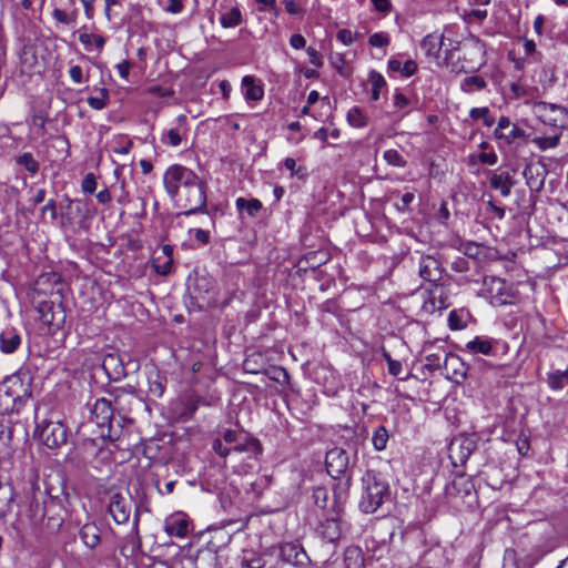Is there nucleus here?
<instances>
[{
	"instance_id": "49530a36",
	"label": "nucleus",
	"mask_w": 568,
	"mask_h": 568,
	"mask_svg": "<svg viewBox=\"0 0 568 568\" xmlns=\"http://www.w3.org/2000/svg\"><path fill=\"white\" fill-rule=\"evenodd\" d=\"M162 142L172 146H179L182 142V138L176 129H170L162 138Z\"/></svg>"
},
{
	"instance_id": "5fc2aeb1",
	"label": "nucleus",
	"mask_w": 568,
	"mask_h": 568,
	"mask_svg": "<svg viewBox=\"0 0 568 568\" xmlns=\"http://www.w3.org/2000/svg\"><path fill=\"white\" fill-rule=\"evenodd\" d=\"M306 53L308 55L310 63L315 68H321L323 65V59L321 53L312 47L306 49Z\"/></svg>"
},
{
	"instance_id": "7ed1b4c3",
	"label": "nucleus",
	"mask_w": 568,
	"mask_h": 568,
	"mask_svg": "<svg viewBox=\"0 0 568 568\" xmlns=\"http://www.w3.org/2000/svg\"><path fill=\"white\" fill-rule=\"evenodd\" d=\"M31 378L16 373L0 382V415L19 413L31 397Z\"/></svg>"
},
{
	"instance_id": "e2e57ef3",
	"label": "nucleus",
	"mask_w": 568,
	"mask_h": 568,
	"mask_svg": "<svg viewBox=\"0 0 568 568\" xmlns=\"http://www.w3.org/2000/svg\"><path fill=\"white\" fill-rule=\"evenodd\" d=\"M277 383H287L290 379L288 372L285 368L278 367L274 369V375L270 377Z\"/></svg>"
},
{
	"instance_id": "a211bd4d",
	"label": "nucleus",
	"mask_w": 568,
	"mask_h": 568,
	"mask_svg": "<svg viewBox=\"0 0 568 568\" xmlns=\"http://www.w3.org/2000/svg\"><path fill=\"white\" fill-rule=\"evenodd\" d=\"M21 345V335L14 327H7L0 333V351L13 354Z\"/></svg>"
},
{
	"instance_id": "a19ab883",
	"label": "nucleus",
	"mask_w": 568,
	"mask_h": 568,
	"mask_svg": "<svg viewBox=\"0 0 568 568\" xmlns=\"http://www.w3.org/2000/svg\"><path fill=\"white\" fill-rule=\"evenodd\" d=\"M109 100V91L105 88L100 89L99 97H89L87 102L94 110H102L106 106Z\"/></svg>"
},
{
	"instance_id": "ddd939ff",
	"label": "nucleus",
	"mask_w": 568,
	"mask_h": 568,
	"mask_svg": "<svg viewBox=\"0 0 568 568\" xmlns=\"http://www.w3.org/2000/svg\"><path fill=\"white\" fill-rule=\"evenodd\" d=\"M489 185L491 189L500 192L501 196L507 197L511 193V189L516 184L513 174L506 170L489 171Z\"/></svg>"
},
{
	"instance_id": "20e7f679",
	"label": "nucleus",
	"mask_w": 568,
	"mask_h": 568,
	"mask_svg": "<svg viewBox=\"0 0 568 568\" xmlns=\"http://www.w3.org/2000/svg\"><path fill=\"white\" fill-rule=\"evenodd\" d=\"M363 489L359 508L366 514L375 513L390 497L389 485L374 471L363 477Z\"/></svg>"
},
{
	"instance_id": "09e8293b",
	"label": "nucleus",
	"mask_w": 568,
	"mask_h": 568,
	"mask_svg": "<svg viewBox=\"0 0 568 568\" xmlns=\"http://www.w3.org/2000/svg\"><path fill=\"white\" fill-rule=\"evenodd\" d=\"M368 43L375 48H384L389 44V37L386 33L377 32L369 37Z\"/></svg>"
},
{
	"instance_id": "79ce46f5",
	"label": "nucleus",
	"mask_w": 568,
	"mask_h": 568,
	"mask_svg": "<svg viewBox=\"0 0 568 568\" xmlns=\"http://www.w3.org/2000/svg\"><path fill=\"white\" fill-rule=\"evenodd\" d=\"M384 159L387 162V164L397 166V168H404L406 164V161L404 160L403 155L394 149L386 150L384 152Z\"/></svg>"
},
{
	"instance_id": "bb28decb",
	"label": "nucleus",
	"mask_w": 568,
	"mask_h": 568,
	"mask_svg": "<svg viewBox=\"0 0 568 568\" xmlns=\"http://www.w3.org/2000/svg\"><path fill=\"white\" fill-rule=\"evenodd\" d=\"M388 69L393 72H400L402 75L408 78L415 74L417 71V64L414 60H406L404 63H402L397 59H390L388 61Z\"/></svg>"
},
{
	"instance_id": "473e14b6",
	"label": "nucleus",
	"mask_w": 568,
	"mask_h": 568,
	"mask_svg": "<svg viewBox=\"0 0 568 568\" xmlns=\"http://www.w3.org/2000/svg\"><path fill=\"white\" fill-rule=\"evenodd\" d=\"M469 116L474 120H481L483 124L490 128L495 123V118L491 115L490 110L487 106L473 108L469 111Z\"/></svg>"
},
{
	"instance_id": "4c0bfd02",
	"label": "nucleus",
	"mask_w": 568,
	"mask_h": 568,
	"mask_svg": "<svg viewBox=\"0 0 568 568\" xmlns=\"http://www.w3.org/2000/svg\"><path fill=\"white\" fill-rule=\"evenodd\" d=\"M388 442V432L384 426H378L372 436V443L376 450H383L386 448Z\"/></svg>"
},
{
	"instance_id": "2f4dec72",
	"label": "nucleus",
	"mask_w": 568,
	"mask_h": 568,
	"mask_svg": "<svg viewBox=\"0 0 568 568\" xmlns=\"http://www.w3.org/2000/svg\"><path fill=\"white\" fill-rule=\"evenodd\" d=\"M368 80L372 84L371 98L373 101H377L379 99L382 89L386 87V81H385L384 77L375 70H372L369 72Z\"/></svg>"
},
{
	"instance_id": "c756f323",
	"label": "nucleus",
	"mask_w": 568,
	"mask_h": 568,
	"mask_svg": "<svg viewBox=\"0 0 568 568\" xmlns=\"http://www.w3.org/2000/svg\"><path fill=\"white\" fill-rule=\"evenodd\" d=\"M16 163L24 168L31 175H36L39 172L40 164L30 152H24L16 158Z\"/></svg>"
},
{
	"instance_id": "bf43d9fd",
	"label": "nucleus",
	"mask_w": 568,
	"mask_h": 568,
	"mask_svg": "<svg viewBox=\"0 0 568 568\" xmlns=\"http://www.w3.org/2000/svg\"><path fill=\"white\" fill-rule=\"evenodd\" d=\"M511 125H513V123L508 116H500L497 122V126L494 131V138L496 139V134L504 133Z\"/></svg>"
},
{
	"instance_id": "6e6d98bb",
	"label": "nucleus",
	"mask_w": 568,
	"mask_h": 568,
	"mask_svg": "<svg viewBox=\"0 0 568 568\" xmlns=\"http://www.w3.org/2000/svg\"><path fill=\"white\" fill-rule=\"evenodd\" d=\"M477 159H478V162H480L481 164H487V165H495L498 161V156L494 151L481 152L477 156Z\"/></svg>"
},
{
	"instance_id": "6ab92c4d",
	"label": "nucleus",
	"mask_w": 568,
	"mask_h": 568,
	"mask_svg": "<svg viewBox=\"0 0 568 568\" xmlns=\"http://www.w3.org/2000/svg\"><path fill=\"white\" fill-rule=\"evenodd\" d=\"M280 555L282 559L292 565H303L307 559L305 550L295 542H286L281 546Z\"/></svg>"
},
{
	"instance_id": "338daca9",
	"label": "nucleus",
	"mask_w": 568,
	"mask_h": 568,
	"mask_svg": "<svg viewBox=\"0 0 568 568\" xmlns=\"http://www.w3.org/2000/svg\"><path fill=\"white\" fill-rule=\"evenodd\" d=\"M452 270L459 273L468 271V261L465 257H457L452 262Z\"/></svg>"
},
{
	"instance_id": "a18cd8bd",
	"label": "nucleus",
	"mask_w": 568,
	"mask_h": 568,
	"mask_svg": "<svg viewBox=\"0 0 568 568\" xmlns=\"http://www.w3.org/2000/svg\"><path fill=\"white\" fill-rule=\"evenodd\" d=\"M448 325L450 329H463L466 323L458 311H452L448 315Z\"/></svg>"
},
{
	"instance_id": "412c9836",
	"label": "nucleus",
	"mask_w": 568,
	"mask_h": 568,
	"mask_svg": "<svg viewBox=\"0 0 568 568\" xmlns=\"http://www.w3.org/2000/svg\"><path fill=\"white\" fill-rule=\"evenodd\" d=\"M80 538L88 548H97L101 542L99 527L93 523L83 525L80 529Z\"/></svg>"
},
{
	"instance_id": "4be33fe9",
	"label": "nucleus",
	"mask_w": 568,
	"mask_h": 568,
	"mask_svg": "<svg viewBox=\"0 0 568 568\" xmlns=\"http://www.w3.org/2000/svg\"><path fill=\"white\" fill-rule=\"evenodd\" d=\"M242 90L247 101H260L264 95L263 88L255 82L252 75H245L242 79Z\"/></svg>"
},
{
	"instance_id": "393cba45",
	"label": "nucleus",
	"mask_w": 568,
	"mask_h": 568,
	"mask_svg": "<svg viewBox=\"0 0 568 568\" xmlns=\"http://www.w3.org/2000/svg\"><path fill=\"white\" fill-rule=\"evenodd\" d=\"M344 562L346 568H365V559L362 549L354 546L346 548Z\"/></svg>"
},
{
	"instance_id": "f8f14e48",
	"label": "nucleus",
	"mask_w": 568,
	"mask_h": 568,
	"mask_svg": "<svg viewBox=\"0 0 568 568\" xmlns=\"http://www.w3.org/2000/svg\"><path fill=\"white\" fill-rule=\"evenodd\" d=\"M326 470L333 478H339L348 468V454L342 448H333L326 453Z\"/></svg>"
},
{
	"instance_id": "4468645a",
	"label": "nucleus",
	"mask_w": 568,
	"mask_h": 568,
	"mask_svg": "<svg viewBox=\"0 0 568 568\" xmlns=\"http://www.w3.org/2000/svg\"><path fill=\"white\" fill-rule=\"evenodd\" d=\"M418 273L423 280L436 283L442 280L444 268L436 257L425 255L420 257Z\"/></svg>"
},
{
	"instance_id": "423d86ee",
	"label": "nucleus",
	"mask_w": 568,
	"mask_h": 568,
	"mask_svg": "<svg viewBox=\"0 0 568 568\" xmlns=\"http://www.w3.org/2000/svg\"><path fill=\"white\" fill-rule=\"evenodd\" d=\"M193 297L207 307L219 303V287L216 280L209 274H197L191 286Z\"/></svg>"
},
{
	"instance_id": "f3484780",
	"label": "nucleus",
	"mask_w": 568,
	"mask_h": 568,
	"mask_svg": "<svg viewBox=\"0 0 568 568\" xmlns=\"http://www.w3.org/2000/svg\"><path fill=\"white\" fill-rule=\"evenodd\" d=\"M420 47L427 57L439 60L443 48L445 47L444 34L437 32L427 34L422 40Z\"/></svg>"
},
{
	"instance_id": "6e6552de",
	"label": "nucleus",
	"mask_w": 568,
	"mask_h": 568,
	"mask_svg": "<svg viewBox=\"0 0 568 568\" xmlns=\"http://www.w3.org/2000/svg\"><path fill=\"white\" fill-rule=\"evenodd\" d=\"M222 440L229 445L233 452L250 453L254 456L262 453L260 442L255 438L248 437L245 433L226 429L222 433Z\"/></svg>"
},
{
	"instance_id": "39448f33",
	"label": "nucleus",
	"mask_w": 568,
	"mask_h": 568,
	"mask_svg": "<svg viewBox=\"0 0 568 568\" xmlns=\"http://www.w3.org/2000/svg\"><path fill=\"white\" fill-rule=\"evenodd\" d=\"M479 295L495 306L511 304L516 297V288L511 283L497 276H485Z\"/></svg>"
},
{
	"instance_id": "aec40b11",
	"label": "nucleus",
	"mask_w": 568,
	"mask_h": 568,
	"mask_svg": "<svg viewBox=\"0 0 568 568\" xmlns=\"http://www.w3.org/2000/svg\"><path fill=\"white\" fill-rule=\"evenodd\" d=\"M165 531L170 536L183 538L189 534V520L183 514H175L165 521Z\"/></svg>"
},
{
	"instance_id": "052dcab7",
	"label": "nucleus",
	"mask_w": 568,
	"mask_h": 568,
	"mask_svg": "<svg viewBox=\"0 0 568 568\" xmlns=\"http://www.w3.org/2000/svg\"><path fill=\"white\" fill-rule=\"evenodd\" d=\"M290 44L293 49L301 50L305 48L306 40L302 34L295 33L291 36Z\"/></svg>"
},
{
	"instance_id": "f03ea898",
	"label": "nucleus",
	"mask_w": 568,
	"mask_h": 568,
	"mask_svg": "<svg viewBox=\"0 0 568 568\" xmlns=\"http://www.w3.org/2000/svg\"><path fill=\"white\" fill-rule=\"evenodd\" d=\"M532 112L542 125L548 128L544 135L535 136L532 143L540 150L556 148L560 141L561 130L568 122V110L559 104L539 101L534 104Z\"/></svg>"
},
{
	"instance_id": "dca6fc26",
	"label": "nucleus",
	"mask_w": 568,
	"mask_h": 568,
	"mask_svg": "<svg viewBox=\"0 0 568 568\" xmlns=\"http://www.w3.org/2000/svg\"><path fill=\"white\" fill-rule=\"evenodd\" d=\"M444 366L447 371V378L450 381L459 384L466 378V368L459 356L450 353L445 354Z\"/></svg>"
},
{
	"instance_id": "b1692460",
	"label": "nucleus",
	"mask_w": 568,
	"mask_h": 568,
	"mask_svg": "<svg viewBox=\"0 0 568 568\" xmlns=\"http://www.w3.org/2000/svg\"><path fill=\"white\" fill-rule=\"evenodd\" d=\"M465 348L471 354L490 355L493 352V343L488 337L476 336L466 344Z\"/></svg>"
},
{
	"instance_id": "3c124183",
	"label": "nucleus",
	"mask_w": 568,
	"mask_h": 568,
	"mask_svg": "<svg viewBox=\"0 0 568 568\" xmlns=\"http://www.w3.org/2000/svg\"><path fill=\"white\" fill-rule=\"evenodd\" d=\"M440 366H442L440 356L438 354H428L425 356L424 367L427 371L433 372V371L440 368Z\"/></svg>"
},
{
	"instance_id": "69168bd1",
	"label": "nucleus",
	"mask_w": 568,
	"mask_h": 568,
	"mask_svg": "<svg viewBox=\"0 0 568 568\" xmlns=\"http://www.w3.org/2000/svg\"><path fill=\"white\" fill-rule=\"evenodd\" d=\"M53 18L64 24H70L74 21L73 18H71L65 11L61 9H54L53 11Z\"/></svg>"
},
{
	"instance_id": "680f3d73",
	"label": "nucleus",
	"mask_w": 568,
	"mask_h": 568,
	"mask_svg": "<svg viewBox=\"0 0 568 568\" xmlns=\"http://www.w3.org/2000/svg\"><path fill=\"white\" fill-rule=\"evenodd\" d=\"M414 199H415V195L412 192H407V193L403 194L400 197V204H396L397 210L406 211L408 209V206L412 204V202L414 201Z\"/></svg>"
},
{
	"instance_id": "c03bdc74",
	"label": "nucleus",
	"mask_w": 568,
	"mask_h": 568,
	"mask_svg": "<svg viewBox=\"0 0 568 568\" xmlns=\"http://www.w3.org/2000/svg\"><path fill=\"white\" fill-rule=\"evenodd\" d=\"M409 105H410L409 99L406 95H404L402 92L397 91L394 94V106L398 111H403V113L400 114L402 118L409 113V109H408Z\"/></svg>"
},
{
	"instance_id": "8fccbe9b",
	"label": "nucleus",
	"mask_w": 568,
	"mask_h": 568,
	"mask_svg": "<svg viewBox=\"0 0 568 568\" xmlns=\"http://www.w3.org/2000/svg\"><path fill=\"white\" fill-rule=\"evenodd\" d=\"M81 187L84 193H93L97 189L95 175L93 173L85 174Z\"/></svg>"
},
{
	"instance_id": "864d4df0",
	"label": "nucleus",
	"mask_w": 568,
	"mask_h": 568,
	"mask_svg": "<svg viewBox=\"0 0 568 568\" xmlns=\"http://www.w3.org/2000/svg\"><path fill=\"white\" fill-rule=\"evenodd\" d=\"M184 2L185 0H168L164 11L172 14H179L184 10Z\"/></svg>"
},
{
	"instance_id": "cd10ccee",
	"label": "nucleus",
	"mask_w": 568,
	"mask_h": 568,
	"mask_svg": "<svg viewBox=\"0 0 568 568\" xmlns=\"http://www.w3.org/2000/svg\"><path fill=\"white\" fill-rule=\"evenodd\" d=\"M220 23L223 28H235L242 23V12L237 7L223 12L220 17Z\"/></svg>"
},
{
	"instance_id": "9d476101",
	"label": "nucleus",
	"mask_w": 568,
	"mask_h": 568,
	"mask_svg": "<svg viewBox=\"0 0 568 568\" xmlns=\"http://www.w3.org/2000/svg\"><path fill=\"white\" fill-rule=\"evenodd\" d=\"M108 513L118 525L126 524L131 515V499L120 491L109 495Z\"/></svg>"
},
{
	"instance_id": "774afa93",
	"label": "nucleus",
	"mask_w": 568,
	"mask_h": 568,
	"mask_svg": "<svg viewBox=\"0 0 568 568\" xmlns=\"http://www.w3.org/2000/svg\"><path fill=\"white\" fill-rule=\"evenodd\" d=\"M374 8L383 13L390 11L392 4L389 0H372Z\"/></svg>"
},
{
	"instance_id": "13d9d810",
	"label": "nucleus",
	"mask_w": 568,
	"mask_h": 568,
	"mask_svg": "<svg viewBox=\"0 0 568 568\" xmlns=\"http://www.w3.org/2000/svg\"><path fill=\"white\" fill-rule=\"evenodd\" d=\"M336 39L345 45H349L354 42L353 33L348 29L338 30L336 33Z\"/></svg>"
},
{
	"instance_id": "e433bc0d",
	"label": "nucleus",
	"mask_w": 568,
	"mask_h": 568,
	"mask_svg": "<svg viewBox=\"0 0 568 568\" xmlns=\"http://www.w3.org/2000/svg\"><path fill=\"white\" fill-rule=\"evenodd\" d=\"M548 384L552 389H561L568 384V367L565 371H556L549 374Z\"/></svg>"
},
{
	"instance_id": "c9c22d12",
	"label": "nucleus",
	"mask_w": 568,
	"mask_h": 568,
	"mask_svg": "<svg viewBox=\"0 0 568 568\" xmlns=\"http://www.w3.org/2000/svg\"><path fill=\"white\" fill-rule=\"evenodd\" d=\"M486 87V81L479 75H471L464 79L462 90L466 93H471L475 90H483Z\"/></svg>"
},
{
	"instance_id": "9b49d317",
	"label": "nucleus",
	"mask_w": 568,
	"mask_h": 568,
	"mask_svg": "<svg viewBox=\"0 0 568 568\" xmlns=\"http://www.w3.org/2000/svg\"><path fill=\"white\" fill-rule=\"evenodd\" d=\"M476 442L468 436L454 438L448 447V457L454 466H463L476 449Z\"/></svg>"
},
{
	"instance_id": "72a5a7b5",
	"label": "nucleus",
	"mask_w": 568,
	"mask_h": 568,
	"mask_svg": "<svg viewBox=\"0 0 568 568\" xmlns=\"http://www.w3.org/2000/svg\"><path fill=\"white\" fill-rule=\"evenodd\" d=\"M347 121L353 128H364L367 125V116L358 106H353L348 110Z\"/></svg>"
},
{
	"instance_id": "5701e85b",
	"label": "nucleus",
	"mask_w": 568,
	"mask_h": 568,
	"mask_svg": "<svg viewBox=\"0 0 568 568\" xmlns=\"http://www.w3.org/2000/svg\"><path fill=\"white\" fill-rule=\"evenodd\" d=\"M527 139L528 134L526 131L514 123L510 128L507 129V132L505 131L501 134H496V140L506 145H511L517 141H526Z\"/></svg>"
},
{
	"instance_id": "603ef678",
	"label": "nucleus",
	"mask_w": 568,
	"mask_h": 568,
	"mask_svg": "<svg viewBox=\"0 0 568 568\" xmlns=\"http://www.w3.org/2000/svg\"><path fill=\"white\" fill-rule=\"evenodd\" d=\"M190 233H193L194 240L200 245H206L210 242L211 235L210 232L203 229H192Z\"/></svg>"
},
{
	"instance_id": "37998d69",
	"label": "nucleus",
	"mask_w": 568,
	"mask_h": 568,
	"mask_svg": "<svg viewBox=\"0 0 568 568\" xmlns=\"http://www.w3.org/2000/svg\"><path fill=\"white\" fill-rule=\"evenodd\" d=\"M313 500H314V504L322 508V509H325L327 507V501H328V491L325 487H315L313 489Z\"/></svg>"
},
{
	"instance_id": "f704fd0d",
	"label": "nucleus",
	"mask_w": 568,
	"mask_h": 568,
	"mask_svg": "<svg viewBox=\"0 0 568 568\" xmlns=\"http://www.w3.org/2000/svg\"><path fill=\"white\" fill-rule=\"evenodd\" d=\"M79 41L85 47L87 50H90L92 44L98 50H102L105 44L104 37L100 34L81 33L79 36Z\"/></svg>"
},
{
	"instance_id": "0eeeda50",
	"label": "nucleus",
	"mask_w": 568,
	"mask_h": 568,
	"mask_svg": "<svg viewBox=\"0 0 568 568\" xmlns=\"http://www.w3.org/2000/svg\"><path fill=\"white\" fill-rule=\"evenodd\" d=\"M91 414L97 425L102 429L101 435L103 437H108L111 440L119 438V432L114 427L113 409L110 400L105 398L97 399Z\"/></svg>"
},
{
	"instance_id": "de8ad7c7",
	"label": "nucleus",
	"mask_w": 568,
	"mask_h": 568,
	"mask_svg": "<svg viewBox=\"0 0 568 568\" xmlns=\"http://www.w3.org/2000/svg\"><path fill=\"white\" fill-rule=\"evenodd\" d=\"M212 449L216 455H219L222 458H226L230 453L233 450L229 445H226L222 438L214 439L212 444Z\"/></svg>"
},
{
	"instance_id": "1a4fd4ad",
	"label": "nucleus",
	"mask_w": 568,
	"mask_h": 568,
	"mask_svg": "<svg viewBox=\"0 0 568 568\" xmlns=\"http://www.w3.org/2000/svg\"><path fill=\"white\" fill-rule=\"evenodd\" d=\"M39 437L49 448H58L67 443L68 430L61 422H45L39 427Z\"/></svg>"
},
{
	"instance_id": "ea45409f",
	"label": "nucleus",
	"mask_w": 568,
	"mask_h": 568,
	"mask_svg": "<svg viewBox=\"0 0 568 568\" xmlns=\"http://www.w3.org/2000/svg\"><path fill=\"white\" fill-rule=\"evenodd\" d=\"M162 256H156L152 261V267L159 275H168L171 273L173 260L172 257L164 258L163 262H161Z\"/></svg>"
},
{
	"instance_id": "c85d7f7f",
	"label": "nucleus",
	"mask_w": 568,
	"mask_h": 568,
	"mask_svg": "<svg viewBox=\"0 0 568 568\" xmlns=\"http://www.w3.org/2000/svg\"><path fill=\"white\" fill-rule=\"evenodd\" d=\"M13 501V489L8 484L0 481V518L3 517L11 508Z\"/></svg>"
},
{
	"instance_id": "58836bf2",
	"label": "nucleus",
	"mask_w": 568,
	"mask_h": 568,
	"mask_svg": "<svg viewBox=\"0 0 568 568\" xmlns=\"http://www.w3.org/2000/svg\"><path fill=\"white\" fill-rule=\"evenodd\" d=\"M241 565L242 568H263L265 562L261 556L252 551H244Z\"/></svg>"
},
{
	"instance_id": "f257e3e1",
	"label": "nucleus",
	"mask_w": 568,
	"mask_h": 568,
	"mask_svg": "<svg viewBox=\"0 0 568 568\" xmlns=\"http://www.w3.org/2000/svg\"><path fill=\"white\" fill-rule=\"evenodd\" d=\"M163 184L169 197L183 215L204 213L206 211V184L191 169L173 164L163 174Z\"/></svg>"
},
{
	"instance_id": "2eb2a0df",
	"label": "nucleus",
	"mask_w": 568,
	"mask_h": 568,
	"mask_svg": "<svg viewBox=\"0 0 568 568\" xmlns=\"http://www.w3.org/2000/svg\"><path fill=\"white\" fill-rule=\"evenodd\" d=\"M102 367L106 375L113 381H119L126 376L123 359L119 354H106L102 359Z\"/></svg>"
},
{
	"instance_id": "7c9ffc66",
	"label": "nucleus",
	"mask_w": 568,
	"mask_h": 568,
	"mask_svg": "<svg viewBox=\"0 0 568 568\" xmlns=\"http://www.w3.org/2000/svg\"><path fill=\"white\" fill-rule=\"evenodd\" d=\"M329 62L339 75L345 78L351 77L352 68L347 65L345 55L343 53L332 54Z\"/></svg>"
},
{
	"instance_id": "0e129e2a",
	"label": "nucleus",
	"mask_w": 568,
	"mask_h": 568,
	"mask_svg": "<svg viewBox=\"0 0 568 568\" xmlns=\"http://www.w3.org/2000/svg\"><path fill=\"white\" fill-rule=\"evenodd\" d=\"M283 2L287 13L293 16H300L303 13V9L294 0H284Z\"/></svg>"
},
{
	"instance_id": "4d7b16f0",
	"label": "nucleus",
	"mask_w": 568,
	"mask_h": 568,
	"mask_svg": "<svg viewBox=\"0 0 568 568\" xmlns=\"http://www.w3.org/2000/svg\"><path fill=\"white\" fill-rule=\"evenodd\" d=\"M69 74L71 80L77 84H81L85 81L82 68L80 65H72L69 70Z\"/></svg>"
},
{
	"instance_id": "a878e982",
	"label": "nucleus",
	"mask_w": 568,
	"mask_h": 568,
	"mask_svg": "<svg viewBox=\"0 0 568 568\" xmlns=\"http://www.w3.org/2000/svg\"><path fill=\"white\" fill-rule=\"evenodd\" d=\"M235 206L240 213L245 212L248 216L254 217L262 210V202L257 199L246 200L244 197H237Z\"/></svg>"
}]
</instances>
